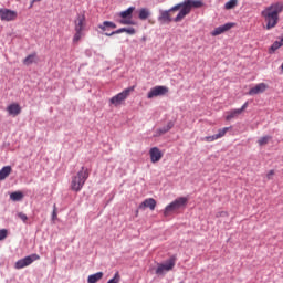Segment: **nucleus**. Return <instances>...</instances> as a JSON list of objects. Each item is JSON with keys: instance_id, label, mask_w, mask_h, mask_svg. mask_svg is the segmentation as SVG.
<instances>
[{"instance_id": "obj_1", "label": "nucleus", "mask_w": 283, "mask_h": 283, "mask_svg": "<svg viewBox=\"0 0 283 283\" xmlns=\"http://www.w3.org/2000/svg\"><path fill=\"white\" fill-rule=\"evenodd\" d=\"M202 6H205L202 0H186L179 4H176L168 11H163L158 18V21L161 23H171V12H176L181 9L174 20L175 23H180V21H182L187 14L191 13L192 8H202Z\"/></svg>"}, {"instance_id": "obj_2", "label": "nucleus", "mask_w": 283, "mask_h": 283, "mask_svg": "<svg viewBox=\"0 0 283 283\" xmlns=\"http://www.w3.org/2000/svg\"><path fill=\"white\" fill-rule=\"evenodd\" d=\"M283 12V2H274L266 7L261 17L265 22V30H273L280 23V14Z\"/></svg>"}, {"instance_id": "obj_3", "label": "nucleus", "mask_w": 283, "mask_h": 283, "mask_svg": "<svg viewBox=\"0 0 283 283\" xmlns=\"http://www.w3.org/2000/svg\"><path fill=\"white\" fill-rule=\"evenodd\" d=\"M87 178H90V169H87L86 167H82L81 170L76 174V176L72 177V191H81L85 182H87Z\"/></svg>"}, {"instance_id": "obj_4", "label": "nucleus", "mask_w": 283, "mask_h": 283, "mask_svg": "<svg viewBox=\"0 0 283 283\" xmlns=\"http://www.w3.org/2000/svg\"><path fill=\"white\" fill-rule=\"evenodd\" d=\"M187 202H189V199L187 197H180L177 198L175 201L169 203L165 210H164V216L167 218L168 216H171L175 211H178V209H182V207H187Z\"/></svg>"}, {"instance_id": "obj_5", "label": "nucleus", "mask_w": 283, "mask_h": 283, "mask_svg": "<svg viewBox=\"0 0 283 283\" xmlns=\"http://www.w3.org/2000/svg\"><path fill=\"white\" fill-rule=\"evenodd\" d=\"M134 92V86L128 87L124 90L123 92L118 93L117 95L113 96L109 99L111 105H114L115 107H118V105H123L125 101H127V97Z\"/></svg>"}, {"instance_id": "obj_6", "label": "nucleus", "mask_w": 283, "mask_h": 283, "mask_svg": "<svg viewBox=\"0 0 283 283\" xmlns=\"http://www.w3.org/2000/svg\"><path fill=\"white\" fill-rule=\"evenodd\" d=\"M134 10H136V7H129L125 11L119 12L120 20L118 23H120V25H136V22L132 20Z\"/></svg>"}, {"instance_id": "obj_7", "label": "nucleus", "mask_w": 283, "mask_h": 283, "mask_svg": "<svg viewBox=\"0 0 283 283\" xmlns=\"http://www.w3.org/2000/svg\"><path fill=\"white\" fill-rule=\"evenodd\" d=\"M36 260H41V256L36 253H33L31 255H28L23 259H20L15 262L14 268L15 269H25V266H30V264H32V262H36Z\"/></svg>"}, {"instance_id": "obj_8", "label": "nucleus", "mask_w": 283, "mask_h": 283, "mask_svg": "<svg viewBox=\"0 0 283 283\" xmlns=\"http://www.w3.org/2000/svg\"><path fill=\"white\" fill-rule=\"evenodd\" d=\"M174 266H176V256H171L166 263L158 264L156 274L163 275L165 272L174 271Z\"/></svg>"}, {"instance_id": "obj_9", "label": "nucleus", "mask_w": 283, "mask_h": 283, "mask_svg": "<svg viewBox=\"0 0 283 283\" xmlns=\"http://www.w3.org/2000/svg\"><path fill=\"white\" fill-rule=\"evenodd\" d=\"M86 27H87V19L85 18V13L77 14L74 20L75 32H83Z\"/></svg>"}, {"instance_id": "obj_10", "label": "nucleus", "mask_w": 283, "mask_h": 283, "mask_svg": "<svg viewBox=\"0 0 283 283\" xmlns=\"http://www.w3.org/2000/svg\"><path fill=\"white\" fill-rule=\"evenodd\" d=\"M166 94H169V87L155 86L148 92L147 98H156L157 96H165Z\"/></svg>"}, {"instance_id": "obj_11", "label": "nucleus", "mask_w": 283, "mask_h": 283, "mask_svg": "<svg viewBox=\"0 0 283 283\" xmlns=\"http://www.w3.org/2000/svg\"><path fill=\"white\" fill-rule=\"evenodd\" d=\"M18 13L10 9H0V19L1 21H17Z\"/></svg>"}, {"instance_id": "obj_12", "label": "nucleus", "mask_w": 283, "mask_h": 283, "mask_svg": "<svg viewBox=\"0 0 283 283\" xmlns=\"http://www.w3.org/2000/svg\"><path fill=\"white\" fill-rule=\"evenodd\" d=\"M269 90V85L265 83H259L254 87L250 88L249 96H255V94H264Z\"/></svg>"}, {"instance_id": "obj_13", "label": "nucleus", "mask_w": 283, "mask_h": 283, "mask_svg": "<svg viewBox=\"0 0 283 283\" xmlns=\"http://www.w3.org/2000/svg\"><path fill=\"white\" fill-rule=\"evenodd\" d=\"M150 161L151 163H160L163 158V151H160V148L153 147L149 150Z\"/></svg>"}, {"instance_id": "obj_14", "label": "nucleus", "mask_w": 283, "mask_h": 283, "mask_svg": "<svg viewBox=\"0 0 283 283\" xmlns=\"http://www.w3.org/2000/svg\"><path fill=\"white\" fill-rule=\"evenodd\" d=\"M233 23H226L221 27L216 28L211 34L212 36H220V34H224V32H229V30H231V28H233Z\"/></svg>"}, {"instance_id": "obj_15", "label": "nucleus", "mask_w": 283, "mask_h": 283, "mask_svg": "<svg viewBox=\"0 0 283 283\" xmlns=\"http://www.w3.org/2000/svg\"><path fill=\"white\" fill-rule=\"evenodd\" d=\"M156 199L154 198H148L145 199L140 205H139V209L145 210V209H150V211H154V209H156Z\"/></svg>"}, {"instance_id": "obj_16", "label": "nucleus", "mask_w": 283, "mask_h": 283, "mask_svg": "<svg viewBox=\"0 0 283 283\" xmlns=\"http://www.w3.org/2000/svg\"><path fill=\"white\" fill-rule=\"evenodd\" d=\"M7 112L9 116H13V117L19 116V114H21V105H19L18 103L10 104L7 107Z\"/></svg>"}, {"instance_id": "obj_17", "label": "nucleus", "mask_w": 283, "mask_h": 283, "mask_svg": "<svg viewBox=\"0 0 283 283\" xmlns=\"http://www.w3.org/2000/svg\"><path fill=\"white\" fill-rule=\"evenodd\" d=\"M99 30L102 32H107V29L111 28V30H116V23L112 21H104L102 24L98 25Z\"/></svg>"}, {"instance_id": "obj_18", "label": "nucleus", "mask_w": 283, "mask_h": 283, "mask_svg": "<svg viewBox=\"0 0 283 283\" xmlns=\"http://www.w3.org/2000/svg\"><path fill=\"white\" fill-rule=\"evenodd\" d=\"M10 174H12V167L11 166H4L0 170V180H6V178H8V176H10Z\"/></svg>"}, {"instance_id": "obj_19", "label": "nucleus", "mask_w": 283, "mask_h": 283, "mask_svg": "<svg viewBox=\"0 0 283 283\" xmlns=\"http://www.w3.org/2000/svg\"><path fill=\"white\" fill-rule=\"evenodd\" d=\"M240 114H242V111H239V108L232 109L227 113L226 120H233V118H238Z\"/></svg>"}, {"instance_id": "obj_20", "label": "nucleus", "mask_w": 283, "mask_h": 283, "mask_svg": "<svg viewBox=\"0 0 283 283\" xmlns=\"http://www.w3.org/2000/svg\"><path fill=\"white\" fill-rule=\"evenodd\" d=\"M138 17H139L140 21H146V19H149V17H151V12L147 8H142L139 10Z\"/></svg>"}, {"instance_id": "obj_21", "label": "nucleus", "mask_w": 283, "mask_h": 283, "mask_svg": "<svg viewBox=\"0 0 283 283\" xmlns=\"http://www.w3.org/2000/svg\"><path fill=\"white\" fill-rule=\"evenodd\" d=\"M103 272H97L95 274L88 275L87 282L88 283H96L99 282V280H103Z\"/></svg>"}, {"instance_id": "obj_22", "label": "nucleus", "mask_w": 283, "mask_h": 283, "mask_svg": "<svg viewBox=\"0 0 283 283\" xmlns=\"http://www.w3.org/2000/svg\"><path fill=\"white\" fill-rule=\"evenodd\" d=\"M283 46V38L280 41H275L271 48L269 49V53L273 54V52L280 50Z\"/></svg>"}, {"instance_id": "obj_23", "label": "nucleus", "mask_w": 283, "mask_h": 283, "mask_svg": "<svg viewBox=\"0 0 283 283\" xmlns=\"http://www.w3.org/2000/svg\"><path fill=\"white\" fill-rule=\"evenodd\" d=\"M10 199L13 200V202H21L23 200V192L15 191L10 195Z\"/></svg>"}, {"instance_id": "obj_24", "label": "nucleus", "mask_w": 283, "mask_h": 283, "mask_svg": "<svg viewBox=\"0 0 283 283\" xmlns=\"http://www.w3.org/2000/svg\"><path fill=\"white\" fill-rule=\"evenodd\" d=\"M36 59V53L30 54L28 55L24 60H23V64L24 65H32V63H34Z\"/></svg>"}, {"instance_id": "obj_25", "label": "nucleus", "mask_w": 283, "mask_h": 283, "mask_svg": "<svg viewBox=\"0 0 283 283\" xmlns=\"http://www.w3.org/2000/svg\"><path fill=\"white\" fill-rule=\"evenodd\" d=\"M229 129H231V127H224L219 129L218 134H216V138L217 140H219V138H224V136H227V132H229Z\"/></svg>"}, {"instance_id": "obj_26", "label": "nucleus", "mask_w": 283, "mask_h": 283, "mask_svg": "<svg viewBox=\"0 0 283 283\" xmlns=\"http://www.w3.org/2000/svg\"><path fill=\"white\" fill-rule=\"evenodd\" d=\"M238 6V0H230L224 4L226 10H233Z\"/></svg>"}, {"instance_id": "obj_27", "label": "nucleus", "mask_w": 283, "mask_h": 283, "mask_svg": "<svg viewBox=\"0 0 283 283\" xmlns=\"http://www.w3.org/2000/svg\"><path fill=\"white\" fill-rule=\"evenodd\" d=\"M269 140H271V136H264L258 140V144L260 147H264V145H269Z\"/></svg>"}, {"instance_id": "obj_28", "label": "nucleus", "mask_w": 283, "mask_h": 283, "mask_svg": "<svg viewBox=\"0 0 283 283\" xmlns=\"http://www.w3.org/2000/svg\"><path fill=\"white\" fill-rule=\"evenodd\" d=\"M83 38V31H75V34L73 36V43H78L81 39Z\"/></svg>"}, {"instance_id": "obj_29", "label": "nucleus", "mask_w": 283, "mask_h": 283, "mask_svg": "<svg viewBox=\"0 0 283 283\" xmlns=\"http://www.w3.org/2000/svg\"><path fill=\"white\" fill-rule=\"evenodd\" d=\"M123 32H126V28L117 29L116 31H113L111 33H105V36H114V34H123Z\"/></svg>"}, {"instance_id": "obj_30", "label": "nucleus", "mask_w": 283, "mask_h": 283, "mask_svg": "<svg viewBox=\"0 0 283 283\" xmlns=\"http://www.w3.org/2000/svg\"><path fill=\"white\" fill-rule=\"evenodd\" d=\"M172 128H174V124H172V122H169L166 127H164L163 129H160V133H161V134H167V132H169V130L172 129Z\"/></svg>"}, {"instance_id": "obj_31", "label": "nucleus", "mask_w": 283, "mask_h": 283, "mask_svg": "<svg viewBox=\"0 0 283 283\" xmlns=\"http://www.w3.org/2000/svg\"><path fill=\"white\" fill-rule=\"evenodd\" d=\"M18 218H20V220H22V222H28V214L23 213V212H18Z\"/></svg>"}, {"instance_id": "obj_32", "label": "nucleus", "mask_w": 283, "mask_h": 283, "mask_svg": "<svg viewBox=\"0 0 283 283\" xmlns=\"http://www.w3.org/2000/svg\"><path fill=\"white\" fill-rule=\"evenodd\" d=\"M203 140H206V143H213V140H218V138L216 137V135H212V136H206Z\"/></svg>"}, {"instance_id": "obj_33", "label": "nucleus", "mask_w": 283, "mask_h": 283, "mask_svg": "<svg viewBox=\"0 0 283 283\" xmlns=\"http://www.w3.org/2000/svg\"><path fill=\"white\" fill-rule=\"evenodd\" d=\"M6 238H8V230L6 229L0 230V241L6 240Z\"/></svg>"}, {"instance_id": "obj_34", "label": "nucleus", "mask_w": 283, "mask_h": 283, "mask_svg": "<svg viewBox=\"0 0 283 283\" xmlns=\"http://www.w3.org/2000/svg\"><path fill=\"white\" fill-rule=\"evenodd\" d=\"M125 32H126V34L134 35V34H136V29H134L133 27L126 28Z\"/></svg>"}, {"instance_id": "obj_35", "label": "nucleus", "mask_w": 283, "mask_h": 283, "mask_svg": "<svg viewBox=\"0 0 283 283\" xmlns=\"http://www.w3.org/2000/svg\"><path fill=\"white\" fill-rule=\"evenodd\" d=\"M274 176H275V170H270V171L266 174L268 180H271Z\"/></svg>"}, {"instance_id": "obj_36", "label": "nucleus", "mask_w": 283, "mask_h": 283, "mask_svg": "<svg viewBox=\"0 0 283 283\" xmlns=\"http://www.w3.org/2000/svg\"><path fill=\"white\" fill-rule=\"evenodd\" d=\"M59 216L56 214V205L53 206V213H52V220H56Z\"/></svg>"}, {"instance_id": "obj_37", "label": "nucleus", "mask_w": 283, "mask_h": 283, "mask_svg": "<svg viewBox=\"0 0 283 283\" xmlns=\"http://www.w3.org/2000/svg\"><path fill=\"white\" fill-rule=\"evenodd\" d=\"M249 107V102H245L241 108H238L239 111H241V114L242 112H244V109H247Z\"/></svg>"}, {"instance_id": "obj_38", "label": "nucleus", "mask_w": 283, "mask_h": 283, "mask_svg": "<svg viewBox=\"0 0 283 283\" xmlns=\"http://www.w3.org/2000/svg\"><path fill=\"white\" fill-rule=\"evenodd\" d=\"M222 216H228V213L224 212V211H221V212L217 213V218H220V217H222Z\"/></svg>"}, {"instance_id": "obj_39", "label": "nucleus", "mask_w": 283, "mask_h": 283, "mask_svg": "<svg viewBox=\"0 0 283 283\" xmlns=\"http://www.w3.org/2000/svg\"><path fill=\"white\" fill-rule=\"evenodd\" d=\"M41 0H32V3H39Z\"/></svg>"}, {"instance_id": "obj_40", "label": "nucleus", "mask_w": 283, "mask_h": 283, "mask_svg": "<svg viewBox=\"0 0 283 283\" xmlns=\"http://www.w3.org/2000/svg\"><path fill=\"white\" fill-rule=\"evenodd\" d=\"M281 69H282V71H283V63H282V65H281Z\"/></svg>"}]
</instances>
